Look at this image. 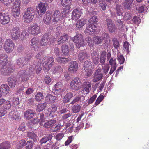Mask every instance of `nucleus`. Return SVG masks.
Masks as SVG:
<instances>
[{
	"label": "nucleus",
	"mask_w": 149,
	"mask_h": 149,
	"mask_svg": "<svg viewBox=\"0 0 149 149\" xmlns=\"http://www.w3.org/2000/svg\"><path fill=\"white\" fill-rule=\"evenodd\" d=\"M42 53L39 52L38 53L36 56L37 59L39 60L40 61H38L35 63L34 64L29 68V69L31 72L36 71L37 73H39V72L42 70V65L41 60L42 58Z\"/></svg>",
	"instance_id": "obj_1"
},
{
	"label": "nucleus",
	"mask_w": 149,
	"mask_h": 149,
	"mask_svg": "<svg viewBox=\"0 0 149 149\" xmlns=\"http://www.w3.org/2000/svg\"><path fill=\"white\" fill-rule=\"evenodd\" d=\"M98 19L96 16H91L89 20V25L86 27L85 32L90 33L91 32H93L97 28Z\"/></svg>",
	"instance_id": "obj_2"
},
{
	"label": "nucleus",
	"mask_w": 149,
	"mask_h": 149,
	"mask_svg": "<svg viewBox=\"0 0 149 149\" xmlns=\"http://www.w3.org/2000/svg\"><path fill=\"white\" fill-rule=\"evenodd\" d=\"M35 14L34 9L31 7L28 8L24 12L23 15L24 20L26 23L31 22Z\"/></svg>",
	"instance_id": "obj_3"
},
{
	"label": "nucleus",
	"mask_w": 149,
	"mask_h": 149,
	"mask_svg": "<svg viewBox=\"0 0 149 149\" xmlns=\"http://www.w3.org/2000/svg\"><path fill=\"white\" fill-rule=\"evenodd\" d=\"M75 43L76 47L79 49L81 47H84L85 44L83 36L81 34H77L74 37L70 38Z\"/></svg>",
	"instance_id": "obj_4"
},
{
	"label": "nucleus",
	"mask_w": 149,
	"mask_h": 149,
	"mask_svg": "<svg viewBox=\"0 0 149 149\" xmlns=\"http://www.w3.org/2000/svg\"><path fill=\"white\" fill-rule=\"evenodd\" d=\"M82 82L81 79L76 77L72 79L70 83V88L72 90L78 91L81 88Z\"/></svg>",
	"instance_id": "obj_5"
},
{
	"label": "nucleus",
	"mask_w": 149,
	"mask_h": 149,
	"mask_svg": "<svg viewBox=\"0 0 149 149\" xmlns=\"http://www.w3.org/2000/svg\"><path fill=\"white\" fill-rule=\"evenodd\" d=\"M54 61V59L53 57L43 58V60L44 64L43 70L45 72H47L50 70L53 65Z\"/></svg>",
	"instance_id": "obj_6"
},
{
	"label": "nucleus",
	"mask_w": 149,
	"mask_h": 149,
	"mask_svg": "<svg viewBox=\"0 0 149 149\" xmlns=\"http://www.w3.org/2000/svg\"><path fill=\"white\" fill-rule=\"evenodd\" d=\"M15 44L13 40L10 39H7L4 45V48L7 53H10L14 49Z\"/></svg>",
	"instance_id": "obj_7"
},
{
	"label": "nucleus",
	"mask_w": 149,
	"mask_h": 149,
	"mask_svg": "<svg viewBox=\"0 0 149 149\" xmlns=\"http://www.w3.org/2000/svg\"><path fill=\"white\" fill-rule=\"evenodd\" d=\"M10 21V17L7 12H0V22L3 25L8 24Z\"/></svg>",
	"instance_id": "obj_8"
},
{
	"label": "nucleus",
	"mask_w": 149,
	"mask_h": 149,
	"mask_svg": "<svg viewBox=\"0 0 149 149\" xmlns=\"http://www.w3.org/2000/svg\"><path fill=\"white\" fill-rule=\"evenodd\" d=\"M10 34L12 39L16 40L20 37L19 29L18 27H13L10 31Z\"/></svg>",
	"instance_id": "obj_9"
},
{
	"label": "nucleus",
	"mask_w": 149,
	"mask_h": 149,
	"mask_svg": "<svg viewBox=\"0 0 149 149\" xmlns=\"http://www.w3.org/2000/svg\"><path fill=\"white\" fill-rule=\"evenodd\" d=\"M78 69V63L77 62L73 61L70 62L69 64L68 70L71 73H75Z\"/></svg>",
	"instance_id": "obj_10"
},
{
	"label": "nucleus",
	"mask_w": 149,
	"mask_h": 149,
	"mask_svg": "<svg viewBox=\"0 0 149 149\" xmlns=\"http://www.w3.org/2000/svg\"><path fill=\"white\" fill-rule=\"evenodd\" d=\"M101 69L100 67L97 69L93 74V82H96L101 80L102 78L103 75L101 72Z\"/></svg>",
	"instance_id": "obj_11"
},
{
	"label": "nucleus",
	"mask_w": 149,
	"mask_h": 149,
	"mask_svg": "<svg viewBox=\"0 0 149 149\" xmlns=\"http://www.w3.org/2000/svg\"><path fill=\"white\" fill-rule=\"evenodd\" d=\"M57 107L54 104H52L50 107L48 108L45 113V115L47 116L54 117L56 115L55 112L57 111Z\"/></svg>",
	"instance_id": "obj_12"
},
{
	"label": "nucleus",
	"mask_w": 149,
	"mask_h": 149,
	"mask_svg": "<svg viewBox=\"0 0 149 149\" xmlns=\"http://www.w3.org/2000/svg\"><path fill=\"white\" fill-rule=\"evenodd\" d=\"M13 70L11 65H6L1 67V74L4 75H10Z\"/></svg>",
	"instance_id": "obj_13"
},
{
	"label": "nucleus",
	"mask_w": 149,
	"mask_h": 149,
	"mask_svg": "<svg viewBox=\"0 0 149 149\" xmlns=\"http://www.w3.org/2000/svg\"><path fill=\"white\" fill-rule=\"evenodd\" d=\"M28 30L30 33L33 35L36 36L41 33V30L40 26L36 24L30 27Z\"/></svg>",
	"instance_id": "obj_14"
},
{
	"label": "nucleus",
	"mask_w": 149,
	"mask_h": 149,
	"mask_svg": "<svg viewBox=\"0 0 149 149\" xmlns=\"http://www.w3.org/2000/svg\"><path fill=\"white\" fill-rule=\"evenodd\" d=\"M18 75L22 82L26 81L29 79V75L27 73V71L25 70L19 71Z\"/></svg>",
	"instance_id": "obj_15"
},
{
	"label": "nucleus",
	"mask_w": 149,
	"mask_h": 149,
	"mask_svg": "<svg viewBox=\"0 0 149 149\" xmlns=\"http://www.w3.org/2000/svg\"><path fill=\"white\" fill-rule=\"evenodd\" d=\"M52 22L55 24H56L61 21V15L60 12L58 10H55L52 15Z\"/></svg>",
	"instance_id": "obj_16"
},
{
	"label": "nucleus",
	"mask_w": 149,
	"mask_h": 149,
	"mask_svg": "<svg viewBox=\"0 0 149 149\" xmlns=\"http://www.w3.org/2000/svg\"><path fill=\"white\" fill-rule=\"evenodd\" d=\"M107 25L109 31L113 33L117 30V28L113 22L110 19H107L106 20Z\"/></svg>",
	"instance_id": "obj_17"
},
{
	"label": "nucleus",
	"mask_w": 149,
	"mask_h": 149,
	"mask_svg": "<svg viewBox=\"0 0 149 149\" xmlns=\"http://www.w3.org/2000/svg\"><path fill=\"white\" fill-rule=\"evenodd\" d=\"M49 41V38L48 34H44L40 40V44L42 46H45L47 45Z\"/></svg>",
	"instance_id": "obj_18"
},
{
	"label": "nucleus",
	"mask_w": 149,
	"mask_h": 149,
	"mask_svg": "<svg viewBox=\"0 0 149 149\" xmlns=\"http://www.w3.org/2000/svg\"><path fill=\"white\" fill-rule=\"evenodd\" d=\"M82 12L81 10L76 8L74 10L72 14V19L73 20H76L79 19L81 15Z\"/></svg>",
	"instance_id": "obj_19"
},
{
	"label": "nucleus",
	"mask_w": 149,
	"mask_h": 149,
	"mask_svg": "<svg viewBox=\"0 0 149 149\" xmlns=\"http://www.w3.org/2000/svg\"><path fill=\"white\" fill-rule=\"evenodd\" d=\"M91 58L94 63L95 65L98 64L99 62V53L98 52L93 51L91 54Z\"/></svg>",
	"instance_id": "obj_20"
},
{
	"label": "nucleus",
	"mask_w": 149,
	"mask_h": 149,
	"mask_svg": "<svg viewBox=\"0 0 149 149\" xmlns=\"http://www.w3.org/2000/svg\"><path fill=\"white\" fill-rule=\"evenodd\" d=\"M57 100V97L50 94H47L45 98V101L48 104L53 103Z\"/></svg>",
	"instance_id": "obj_21"
},
{
	"label": "nucleus",
	"mask_w": 149,
	"mask_h": 149,
	"mask_svg": "<svg viewBox=\"0 0 149 149\" xmlns=\"http://www.w3.org/2000/svg\"><path fill=\"white\" fill-rule=\"evenodd\" d=\"M52 15L49 11L47 12L43 18L44 23L47 25H49L51 22Z\"/></svg>",
	"instance_id": "obj_22"
},
{
	"label": "nucleus",
	"mask_w": 149,
	"mask_h": 149,
	"mask_svg": "<svg viewBox=\"0 0 149 149\" xmlns=\"http://www.w3.org/2000/svg\"><path fill=\"white\" fill-rule=\"evenodd\" d=\"M62 84L60 82L56 83L52 90V93L55 95L59 93L61 88Z\"/></svg>",
	"instance_id": "obj_23"
},
{
	"label": "nucleus",
	"mask_w": 149,
	"mask_h": 149,
	"mask_svg": "<svg viewBox=\"0 0 149 149\" xmlns=\"http://www.w3.org/2000/svg\"><path fill=\"white\" fill-rule=\"evenodd\" d=\"M69 36L67 34L64 33L61 35L58 40V44L61 45L65 44L68 41Z\"/></svg>",
	"instance_id": "obj_24"
},
{
	"label": "nucleus",
	"mask_w": 149,
	"mask_h": 149,
	"mask_svg": "<svg viewBox=\"0 0 149 149\" xmlns=\"http://www.w3.org/2000/svg\"><path fill=\"white\" fill-rule=\"evenodd\" d=\"M87 22V20L84 19H81L78 20L76 24V29L77 30L81 29Z\"/></svg>",
	"instance_id": "obj_25"
},
{
	"label": "nucleus",
	"mask_w": 149,
	"mask_h": 149,
	"mask_svg": "<svg viewBox=\"0 0 149 149\" xmlns=\"http://www.w3.org/2000/svg\"><path fill=\"white\" fill-rule=\"evenodd\" d=\"M8 56L6 54H0V66L6 65L8 62Z\"/></svg>",
	"instance_id": "obj_26"
},
{
	"label": "nucleus",
	"mask_w": 149,
	"mask_h": 149,
	"mask_svg": "<svg viewBox=\"0 0 149 149\" xmlns=\"http://www.w3.org/2000/svg\"><path fill=\"white\" fill-rule=\"evenodd\" d=\"M88 54L86 51H82L80 52L78 56L79 60L81 62L84 60L88 58Z\"/></svg>",
	"instance_id": "obj_27"
},
{
	"label": "nucleus",
	"mask_w": 149,
	"mask_h": 149,
	"mask_svg": "<svg viewBox=\"0 0 149 149\" xmlns=\"http://www.w3.org/2000/svg\"><path fill=\"white\" fill-rule=\"evenodd\" d=\"M34 113L32 110L29 109L24 113V117L28 120H29L34 116Z\"/></svg>",
	"instance_id": "obj_28"
},
{
	"label": "nucleus",
	"mask_w": 149,
	"mask_h": 149,
	"mask_svg": "<svg viewBox=\"0 0 149 149\" xmlns=\"http://www.w3.org/2000/svg\"><path fill=\"white\" fill-rule=\"evenodd\" d=\"M52 137V135L50 134L44 136L40 139V144L42 145L48 141L51 140Z\"/></svg>",
	"instance_id": "obj_29"
},
{
	"label": "nucleus",
	"mask_w": 149,
	"mask_h": 149,
	"mask_svg": "<svg viewBox=\"0 0 149 149\" xmlns=\"http://www.w3.org/2000/svg\"><path fill=\"white\" fill-rule=\"evenodd\" d=\"M10 88L7 84H2L1 86L0 91L2 92L3 95H6L9 92Z\"/></svg>",
	"instance_id": "obj_30"
},
{
	"label": "nucleus",
	"mask_w": 149,
	"mask_h": 149,
	"mask_svg": "<svg viewBox=\"0 0 149 149\" xmlns=\"http://www.w3.org/2000/svg\"><path fill=\"white\" fill-rule=\"evenodd\" d=\"M9 85L11 87L14 88L16 84L17 80L14 77H10L8 79Z\"/></svg>",
	"instance_id": "obj_31"
},
{
	"label": "nucleus",
	"mask_w": 149,
	"mask_h": 149,
	"mask_svg": "<svg viewBox=\"0 0 149 149\" xmlns=\"http://www.w3.org/2000/svg\"><path fill=\"white\" fill-rule=\"evenodd\" d=\"M74 96V95L72 92H69L67 93L64 97L63 102L64 103H67L69 102L70 99Z\"/></svg>",
	"instance_id": "obj_32"
},
{
	"label": "nucleus",
	"mask_w": 149,
	"mask_h": 149,
	"mask_svg": "<svg viewBox=\"0 0 149 149\" xmlns=\"http://www.w3.org/2000/svg\"><path fill=\"white\" fill-rule=\"evenodd\" d=\"M106 57V52L103 51L100 54V61L101 65H104L105 62Z\"/></svg>",
	"instance_id": "obj_33"
},
{
	"label": "nucleus",
	"mask_w": 149,
	"mask_h": 149,
	"mask_svg": "<svg viewBox=\"0 0 149 149\" xmlns=\"http://www.w3.org/2000/svg\"><path fill=\"white\" fill-rule=\"evenodd\" d=\"M133 1V0H125L123 4L124 8L129 10L132 8V5Z\"/></svg>",
	"instance_id": "obj_34"
},
{
	"label": "nucleus",
	"mask_w": 149,
	"mask_h": 149,
	"mask_svg": "<svg viewBox=\"0 0 149 149\" xmlns=\"http://www.w3.org/2000/svg\"><path fill=\"white\" fill-rule=\"evenodd\" d=\"M84 88L83 89V92H85L87 93H89L90 92V90L91 86V84L90 82H85L83 84Z\"/></svg>",
	"instance_id": "obj_35"
},
{
	"label": "nucleus",
	"mask_w": 149,
	"mask_h": 149,
	"mask_svg": "<svg viewBox=\"0 0 149 149\" xmlns=\"http://www.w3.org/2000/svg\"><path fill=\"white\" fill-rule=\"evenodd\" d=\"M56 60L59 63H65L70 61L71 58H66L62 57H58L56 58Z\"/></svg>",
	"instance_id": "obj_36"
},
{
	"label": "nucleus",
	"mask_w": 149,
	"mask_h": 149,
	"mask_svg": "<svg viewBox=\"0 0 149 149\" xmlns=\"http://www.w3.org/2000/svg\"><path fill=\"white\" fill-rule=\"evenodd\" d=\"M115 9L116 11V13L117 15L119 16L123 15V9L120 5L117 4L116 6Z\"/></svg>",
	"instance_id": "obj_37"
},
{
	"label": "nucleus",
	"mask_w": 149,
	"mask_h": 149,
	"mask_svg": "<svg viewBox=\"0 0 149 149\" xmlns=\"http://www.w3.org/2000/svg\"><path fill=\"white\" fill-rule=\"evenodd\" d=\"M39 40L36 37L33 38L31 40L30 45L33 47L35 49H36L38 47Z\"/></svg>",
	"instance_id": "obj_38"
},
{
	"label": "nucleus",
	"mask_w": 149,
	"mask_h": 149,
	"mask_svg": "<svg viewBox=\"0 0 149 149\" xmlns=\"http://www.w3.org/2000/svg\"><path fill=\"white\" fill-rule=\"evenodd\" d=\"M24 59L22 58H20L17 59L16 62V65L19 67H22L25 65L24 63Z\"/></svg>",
	"instance_id": "obj_39"
},
{
	"label": "nucleus",
	"mask_w": 149,
	"mask_h": 149,
	"mask_svg": "<svg viewBox=\"0 0 149 149\" xmlns=\"http://www.w3.org/2000/svg\"><path fill=\"white\" fill-rule=\"evenodd\" d=\"M0 147L2 149H9L11 148V144L10 142L6 141L0 145Z\"/></svg>",
	"instance_id": "obj_40"
},
{
	"label": "nucleus",
	"mask_w": 149,
	"mask_h": 149,
	"mask_svg": "<svg viewBox=\"0 0 149 149\" xmlns=\"http://www.w3.org/2000/svg\"><path fill=\"white\" fill-rule=\"evenodd\" d=\"M84 100V98L83 96H78L74 98L73 100L71 102L70 104L73 105L76 102H81Z\"/></svg>",
	"instance_id": "obj_41"
},
{
	"label": "nucleus",
	"mask_w": 149,
	"mask_h": 149,
	"mask_svg": "<svg viewBox=\"0 0 149 149\" xmlns=\"http://www.w3.org/2000/svg\"><path fill=\"white\" fill-rule=\"evenodd\" d=\"M27 135L29 138L33 139L34 142H37V136L33 132H27Z\"/></svg>",
	"instance_id": "obj_42"
},
{
	"label": "nucleus",
	"mask_w": 149,
	"mask_h": 149,
	"mask_svg": "<svg viewBox=\"0 0 149 149\" xmlns=\"http://www.w3.org/2000/svg\"><path fill=\"white\" fill-rule=\"evenodd\" d=\"M61 50L62 53L65 55H68L69 53V49L68 45H63L61 47Z\"/></svg>",
	"instance_id": "obj_43"
},
{
	"label": "nucleus",
	"mask_w": 149,
	"mask_h": 149,
	"mask_svg": "<svg viewBox=\"0 0 149 149\" xmlns=\"http://www.w3.org/2000/svg\"><path fill=\"white\" fill-rule=\"evenodd\" d=\"M56 122V120H53L47 122L44 124V127L46 128H49L53 126Z\"/></svg>",
	"instance_id": "obj_44"
},
{
	"label": "nucleus",
	"mask_w": 149,
	"mask_h": 149,
	"mask_svg": "<svg viewBox=\"0 0 149 149\" xmlns=\"http://www.w3.org/2000/svg\"><path fill=\"white\" fill-rule=\"evenodd\" d=\"M103 40L102 37L98 36H95L93 38V43L94 42L95 44H99L102 43Z\"/></svg>",
	"instance_id": "obj_45"
},
{
	"label": "nucleus",
	"mask_w": 149,
	"mask_h": 149,
	"mask_svg": "<svg viewBox=\"0 0 149 149\" xmlns=\"http://www.w3.org/2000/svg\"><path fill=\"white\" fill-rule=\"evenodd\" d=\"M47 103L46 102L38 104L37 105L36 111L38 112L42 111L45 109Z\"/></svg>",
	"instance_id": "obj_46"
},
{
	"label": "nucleus",
	"mask_w": 149,
	"mask_h": 149,
	"mask_svg": "<svg viewBox=\"0 0 149 149\" xmlns=\"http://www.w3.org/2000/svg\"><path fill=\"white\" fill-rule=\"evenodd\" d=\"M93 64L91 61H86L84 63L83 68H93Z\"/></svg>",
	"instance_id": "obj_47"
},
{
	"label": "nucleus",
	"mask_w": 149,
	"mask_h": 149,
	"mask_svg": "<svg viewBox=\"0 0 149 149\" xmlns=\"http://www.w3.org/2000/svg\"><path fill=\"white\" fill-rule=\"evenodd\" d=\"M99 5L103 11L105 10L106 9L107 4L105 3L104 0H99Z\"/></svg>",
	"instance_id": "obj_48"
},
{
	"label": "nucleus",
	"mask_w": 149,
	"mask_h": 149,
	"mask_svg": "<svg viewBox=\"0 0 149 149\" xmlns=\"http://www.w3.org/2000/svg\"><path fill=\"white\" fill-rule=\"evenodd\" d=\"M21 2L20 0H16L14 2L12 8L20 9Z\"/></svg>",
	"instance_id": "obj_49"
},
{
	"label": "nucleus",
	"mask_w": 149,
	"mask_h": 149,
	"mask_svg": "<svg viewBox=\"0 0 149 149\" xmlns=\"http://www.w3.org/2000/svg\"><path fill=\"white\" fill-rule=\"evenodd\" d=\"M38 8L41 13H44L46 10V8L45 3H40L38 5Z\"/></svg>",
	"instance_id": "obj_50"
},
{
	"label": "nucleus",
	"mask_w": 149,
	"mask_h": 149,
	"mask_svg": "<svg viewBox=\"0 0 149 149\" xmlns=\"http://www.w3.org/2000/svg\"><path fill=\"white\" fill-rule=\"evenodd\" d=\"M12 13L13 17L15 18L18 17L20 14V9L12 8Z\"/></svg>",
	"instance_id": "obj_51"
},
{
	"label": "nucleus",
	"mask_w": 149,
	"mask_h": 149,
	"mask_svg": "<svg viewBox=\"0 0 149 149\" xmlns=\"http://www.w3.org/2000/svg\"><path fill=\"white\" fill-rule=\"evenodd\" d=\"M11 106V104L10 101H7L3 105V109L4 111H6L7 110L10 109Z\"/></svg>",
	"instance_id": "obj_52"
},
{
	"label": "nucleus",
	"mask_w": 149,
	"mask_h": 149,
	"mask_svg": "<svg viewBox=\"0 0 149 149\" xmlns=\"http://www.w3.org/2000/svg\"><path fill=\"white\" fill-rule=\"evenodd\" d=\"M44 98L43 94L41 92H38L35 96V99L38 101H41Z\"/></svg>",
	"instance_id": "obj_53"
},
{
	"label": "nucleus",
	"mask_w": 149,
	"mask_h": 149,
	"mask_svg": "<svg viewBox=\"0 0 149 149\" xmlns=\"http://www.w3.org/2000/svg\"><path fill=\"white\" fill-rule=\"evenodd\" d=\"M104 65H101L102 66V70H103V72L106 74H107L109 70L110 67L108 64H104Z\"/></svg>",
	"instance_id": "obj_54"
},
{
	"label": "nucleus",
	"mask_w": 149,
	"mask_h": 149,
	"mask_svg": "<svg viewBox=\"0 0 149 149\" xmlns=\"http://www.w3.org/2000/svg\"><path fill=\"white\" fill-rule=\"evenodd\" d=\"M81 106L79 105H74L72 107V111L74 113H77L80 111Z\"/></svg>",
	"instance_id": "obj_55"
},
{
	"label": "nucleus",
	"mask_w": 149,
	"mask_h": 149,
	"mask_svg": "<svg viewBox=\"0 0 149 149\" xmlns=\"http://www.w3.org/2000/svg\"><path fill=\"white\" fill-rule=\"evenodd\" d=\"M93 68H84V74L86 76H90L92 73V69Z\"/></svg>",
	"instance_id": "obj_56"
},
{
	"label": "nucleus",
	"mask_w": 149,
	"mask_h": 149,
	"mask_svg": "<svg viewBox=\"0 0 149 149\" xmlns=\"http://www.w3.org/2000/svg\"><path fill=\"white\" fill-rule=\"evenodd\" d=\"M72 0H62L61 4L63 6H71L72 5Z\"/></svg>",
	"instance_id": "obj_57"
},
{
	"label": "nucleus",
	"mask_w": 149,
	"mask_h": 149,
	"mask_svg": "<svg viewBox=\"0 0 149 149\" xmlns=\"http://www.w3.org/2000/svg\"><path fill=\"white\" fill-rule=\"evenodd\" d=\"M12 113V117L15 120H18L19 118H21L20 117V115L19 113L17 111H13L12 112H11Z\"/></svg>",
	"instance_id": "obj_58"
},
{
	"label": "nucleus",
	"mask_w": 149,
	"mask_h": 149,
	"mask_svg": "<svg viewBox=\"0 0 149 149\" xmlns=\"http://www.w3.org/2000/svg\"><path fill=\"white\" fill-rule=\"evenodd\" d=\"M112 41L114 48H117L119 46V43L117 38L115 37L113 38Z\"/></svg>",
	"instance_id": "obj_59"
},
{
	"label": "nucleus",
	"mask_w": 149,
	"mask_h": 149,
	"mask_svg": "<svg viewBox=\"0 0 149 149\" xmlns=\"http://www.w3.org/2000/svg\"><path fill=\"white\" fill-rule=\"evenodd\" d=\"M132 21L134 24L138 25L141 22V19L138 17L135 16L132 19Z\"/></svg>",
	"instance_id": "obj_60"
},
{
	"label": "nucleus",
	"mask_w": 149,
	"mask_h": 149,
	"mask_svg": "<svg viewBox=\"0 0 149 149\" xmlns=\"http://www.w3.org/2000/svg\"><path fill=\"white\" fill-rule=\"evenodd\" d=\"M60 126L58 125H55L53 126L50 128V131L52 132H56L60 130Z\"/></svg>",
	"instance_id": "obj_61"
},
{
	"label": "nucleus",
	"mask_w": 149,
	"mask_h": 149,
	"mask_svg": "<svg viewBox=\"0 0 149 149\" xmlns=\"http://www.w3.org/2000/svg\"><path fill=\"white\" fill-rule=\"evenodd\" d=\"M63 70L62 68L60 66L58 65L54 67L53 72L54 73L58 72L59 73L62 72Z\"/></svg>",
	"instance_id": "obj_62"
},
{
	"label": "nucleus",
	"mask_w": 149,
	"mask_h": 149,
	"mask_svg": "<svg viewBox=\"0 0 149 149\" xmlns=\"http://www.w3.org/2000/svg\"><path fill=\"white\" fill-rule=\"evenodd\" d=\"M25 144L26 141L24 139H22L19 141V143L17 144V148L18 149L22 148Z\"/></svg>",
	"instance_id": "obj_63"
},
{
	"label": "nucleus",
	"mask_w": 149,
	"mask_h": 149,
	"mask_svg": "<svg viewBox=\"0 0 149 149\" xmlns=\"http://www.w3.org/2000/svg\"><path fill=\"white\" fill-rule=\"evenodd\" d=\"M104 98V96L103 95H100L97 99L95 102V104L96 106L98 105L100 102L102 101Z\"/></svg>",
	"instance_id": "obj_64"
}]
</instances>
